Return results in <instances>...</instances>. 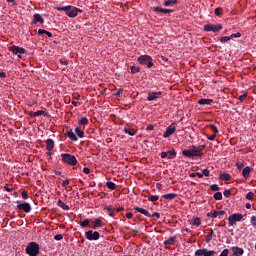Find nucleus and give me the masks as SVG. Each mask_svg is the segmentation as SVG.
I'll list each match as a JSON object with an SVG mask.
<instances>
[{"instance_id":"f257e3e1","label":"nucleus","mask_w":256,"mask_h":256,"mask_svg":"<svg viewBox=\"0 0 256 256\" xmlns=\"http://www.w3.org/2000/svg\"><path fill=\"white\" fill-rule=\"evenodd\" d=\"M56 11H64L67 17L75 18L79 13H83V10L81 8H77L75 6H63V7H56Z\"/></svg>"},{"instance_id":"f03ea898","label":"nucleus","mask_w":256,"mask_h":256,"mask_svg":"<svg viewBox=\"0 0 256 256\" xmlns=\"http://www.w3.org/2000/svg\"><path fill=\"white\" fill-rule=\"evenodd\" d=\"M39 244L37 242H30L28 243V245L26 246V253L29 256H38L39 255Z\"/></svg>"},{"instance_id":"7ed1b4c3","label":"nucleus","mask_w":256,"mask_h":256,"mask_svg":"<svg viewBox=\"0 0 256 256\" xmlns=\"http://www.w3.org/2000/svg\"><path fill=\"white\" fill-rule=\"evenodd\" d=\"M61 159L63 163H66V165H70L71 167H75V165H77V158L75 157V155L69 153H62Z\"/></svg>"},{"instance_id":"20e7f679","label":"nucleus","mask_w":256,"mask_h":256,"mask_svg":"<svg viewBox=\"0 0 256 256\" xmlns=\"http://www.w3.org/2000/svg\"><path fill=\"white\" fill-rule=\"evenodd\" d=\"M138 63L140 65H146L148 69H151L153 67V58L149 55H142L138 58Z\"/></svg>"},{"instance_id":"39448f33","label":"nucleus","mask_w":256,"mask_h":256,"mask_svg":"<svg viewBox=\"0 0 256 256\" xmlns=\"http://www.w3.org/2000/svg\"><path fill=\"white\" fill-rule=\"evenodd\" d=\"M223 29L222 24H206L204 25V31L211 32L212 33H219Z\"/></svg>"},{"instance_id":"423d86ee","label":"nucleus","mask_w":256,"mask_h":256,"mask_svg":"<svg viewBox=\"0 0 256 256\" xmlns=\"http://www.w3.org/2000/svg\"><path fill=\"white\" fill-rule=\"evenodd\" d=\"M243 219V214L235 213L228 217V225L229 227H233L235 223L241 221Z\"/></svg>"},{"instance_id":"0eeeda50","label":"nucleus","mask_w":256,"mask_h":256,"mask_svg":"<svg viewBox=\"0 0 256 256\" xmlns=\"http://www.w3.org/2000/svg\"><path fill=\"white\" fill-rule=\"evenodd\" d=\"M85 237L88 239V241H99V238L101 235L98 231L88 230L85 232Z\"/></svg>"},{"instance_id":"6e6552de","label":"nucleus","mask_w":256,"mask_h":256,"mask_svg":"<svg viewBox=\"0 0 256 256\" xmlns=\"http://www.w3.org/2000/svg\"><path fill=\"white\" fill-rule=\"evenodd\" d=\"M9 51H11V53H14V55H24V53H27V50L25 48H21L19 46H10Z\"/></svg>"},{"instance_id":"1a4fd4ad","label":"nucleus","mask_w":256,"mask_h":256,"mask_svg":"<svg viewBox=\"0 0 256 256\" xmlns=\"http://www.w3.org/2000/svg\"><path fill=\"white\" fill-rule=\"evenodd\" d=\"M18 205L16 206L17 209H20V211H24V213H31V204L24 202L21 204L20 201H17Z\"/></svg>"},{"instance_id":"9d476101","label":"nucleus","mask_w":256,"mask_h":256,"mask_svg":"<svg viewBox=\"0 0 256 256\" xmlns=\"http://www.w3.org/2000/svg\"><path fill=\"white\" fill-rule=\"evenodd\" d=\"M163 92H148L147 101H157L159 99V96H161Z\"/></svg>"},{"instance_id":"9b49d317","label":"nucleus","mask_w":256,"mask_h":256,"mask_svg":"<svg viewBox=\"0 0 256 256\" xmlns=\"http://www.w3.org/2000/svg\"><path fill=\"white\" fill-rule=\"evenodd\" d=\"M175 131H177V127H175V126H168L166 128L165 133L163 134L164 139H168V137L173 135V133H175Z\"/></svg>"},{"instance_id":"f8f14e48","label":"nucleus","mask_w":256,"mask_h":256,"mask_svg":"<svg viewBox=\"0 0 256 256\" xmlns=\"http://www.w3.org/2000/svg\"><path fill=\"white\" fill-rule=\"evenodd\" d=\"M208 217H211L212 219H216V217H219V219H221V217H223V215H225V211L223 210H219V211H213L207 214Z\"/></svg>"},{"instance_id":"ddd939ff","label":"nucleus","mask_w":256,"mask_h":256,"mask_svg":"<svg viewBox=\"0 0 256 256\" xmlns=\"http://www.w3.org/2000/svg\"><path fill=\"white\" fill-rule=\"evenodd\" d=\"M123 131L126 135H130V137H135V135H137V130H135V128H131L129 126H125Z\"/></svg>"},{"instance_id":"4468645a","label":"nucleus","mask_w":256,"mask_h":256,"mask_svg":"<svg viewBox=\"0 0 256 256\" xmlns=\"http://www.w3.org/2000/svg\"><path fill=\"white\" fill-rule=\"evenodd\" d=\"M154 13H163L167 15V13H173V10L167 8H161L159 6L153 8Z\"/></svg>"},{"instance_id":"2eb2a0df","label":"nucleus","mask_w":256,"mask_h":256,"mask_svg":"<svg viewBox=\"0 0 256 256\" xmlns=\"http://www.w3.org/2000/svg\"><path fill=\"white\" fill-rule=\"evenodd\" d=\"M37 23H40L41 25H43V23H45V20L43 19V17H41V14L33 15L32 25H35Z\"/></svg>"},{"instance_id":"dca6fc26","label":"nucleus","mask_w":256,"mask_h":256,"mask_svg":"<svg viewBox=\"0 0 256 256\" xmlns=\"http://www.w3.org/2000/svg\"><path fill=\"white\" fill-rule=\"evenodd\" d=\"M251 171H253V169H251V167L246 166L242 169V177H244V179H249V176L251 175Z\"/></svg>"},{"instance_id":"f3484780","label":"nucleus","mask_w":256,"mask_h":256,"mask_svg":"<svg viewBox=\"0 0 256 256\" xmlns=\"http://www.w3.org/2000/svg\"><path fill=\"white\" fill-rule=\"evenodd\" d=\"M134 211H137L138 213H141L142 215H145V217H149L151 218V213H149V211H147L144 208L141 207H134Z\"/></svg>"},{"instance_id":"a211bd4d","label":"nucleus","mask_w":256,"mask_h":256,"mask_svg":"<svg viewBox=\"0 0 256 256\" xmlns=\"http://www.w3.org/2000/svg\"><path fill=\"white\" fill-rule=\"evenodd\" d=\"M54 147H55V141H53V139H51V138H48L46 140L47 151H53Z\"/></svg>"},{"instance_id":"6ab92c4d","label":"nucleus","mask_w":256,"mask_h":256,"mask_svg":"<svg viewBox=\"0 0 256 256\" xmlns=\"http://www.w3.org/2000/svg\"><path fill=\"white\" fill-rule=\"evenodd\" d=\"M231 250L233 251V255H243V253H245V250H243V248L237 247V246H233L231 248Z\"/></svg>"},{"instance_id":"aec40b11","label":"nucleus","mask_w":256,"mask_h":256,"mask_svg":"<svg viewBox=\"0 0 256 256\" xmlns=\"http://www.w3.org/2000/svg\"><path fill=\"white\" fill-rule=\"evenodd\" d=\"M213 103V99L202 98L198 100V105H211Z\"/></svg>"},{"instance_id":"412c9836","label":"nucleus","mask_w":256,"mask_h":256,"mask_svg":"<svg viewBox=\"0 0 256 256\" xmlns=\"http://www.w3.org/2000/svg\"><path fill=\"white\" fill-rule=\"evenodd\" d=\"M179 3V0H166L164 1V7H173L174 5H177Z\"/></svg>"},{"instance_id":"4be33fe9","label":"nucleus","mask_w":256,"mask_h":256,"mask_svg":"<svg viewBox=\"0 0 256 256\" xmlns=\"http://www.w3.org/2000/svg\"><path fill=\"white\" fill-rule=\"evenodd\" d=\"M67 136L69 137V139H71V141H77V135H75V132H73V129H70L67 131Z\"/></svg>"},{"instance_id":"5701e85b","label":"nucleus","mask_w":256,"mask_h":256,"mask_svg":"<svg viewBox=\"0 0 256 256\" xmlns=\"http://www.w3.org/2000/svg\"><path fill=\"white\" fill-rule=\"evenodd\" d=\"M191 151L193 157H201L203 155V153L198 151L197 146H191Z\"/></svg>"},{"instance_id":"b1692460","label":"nucleus","mask_w":256,"mask_h":256,"mask_svg":"<svg viewBox=\"0 0 256 256\" xmlns=\"http://www.w3.org/2000/svg\"><path fill=\"white\" fill-rule=\"evenodd\" d=\"M177 243V237L172 236L168 240L164 241V245H175Z\"/></svg>"},{"instance_id":"393cba45","label":"nucleus","mask_w":256,"mask_h":256,"mask_svg":"<svg viewBox=\"0 0 256 256\" xmlns=\"http://www.w3.org/2000/svg\"><path fill=\"white\" fill-rule=\"evenodd\" d=\"M162 197L164 199H167L168 201H173V199H175V197H177V193L164 194Z\"/></svg>"},{"instance_id":"a878e982","label":"nucleus","mask_w":256,"mask_h":256,"mask_svg":"<svg viewBox=\"0 0 256 256\" xmlns=\"http://www.w3.org/2000/svg\"><path fill=\"white\" fill-rule=\"evenodd\" d=\"M74 132L76 133L77 137H79L80 139H83V137H85V132H83V130H81V128L76 127Z\"/></svg>"},{"instance_id":"bb28decb","label":"nucleus","mask_w":256,"mask_h":256,"mask_svg":"<svg viewBox=\"0 0 256 256\" xmlns=\"http://www.w3.org/2000/svg\"><path fill=\"white\" fill-rule=\"evenodd\" d=\"M58 207H61L64 211H69V205L62 202V200H58L57 202Z\"/></svg>"},{"instance_id":"cd10ccee","label":"nucleus","mask_w":256,"mask_h":256,"mask_svg":"<svg viewBox=\"0 0 256 256\" xmlns=\"http://www.w3.org/2000/svg\"><path fill=\"white\" fill-rule=\"evenodd\" d=\"M177 157V152L175 150L167 151V159H175Z\"/></svg>"},{"instance_id":"c85d7f7f","label":"nucleus","mask_w":256,"mask_h":256,"mask_svg":"<svg viewBox=\"0 0 256 256\" xmlns=\"http://www.w3.org/2000/svg\"><path fill=\"white\" fill-rule=\"evenodd\" d=\"M104 209L107 211L109 217H115V210L111 206H106Z\"/></svg>"},{"instance_id":"c756f323","label":"nucleus","mask_w":256,"mask_h":256,"mask_svg":"<svg viewBox=\"0 0 256 256\" xmlns=\"http://www.w3.org/2000/svg\"><path fill=\"white\" fill-rule=\"evenodd\" d=\"M221 181H231V175L229 173H223L220 175Z\"/></svg>"},{"instance_id":"7c9ffc66","label":"nucleus","mask_w":256,"mask_h":256,"mask_svg":"<svg viewBox=\"0 0 256 256\" xmlns=\"http://www.w3.org/2000/svg\"><path fill=\"white\" fill-rule=\"evenodd\" d=\"M191 225H195L196 227H199L201 225V218L196 217L191 220Z\"/></svg>"},{"instance_id":"2f4dec72","label":"nucleus","mask_w":256,"mask_h":256,"mask_svg":"<svg viewBox=\"0 0 256 256\" xmlns=\"http://www.w3.org/2000/svg\"><path fill=\"white\" fill-rule=\"evenodd\" d=\"M106 187L110 189V191H115V189H117V185L114 182H106Z\"/></svg>"},{"instance_id":"473e14b6","label":"nucleus","mask_w":256,"mask_h":256,"mask_svg":"<svg viewBox=\"0 0 256 256\" xmlns=\"http://www.w3.org/2000/svg\"><path fill=\"white\" fill-rule=\"evenodd\" d=\"M182 155H184V157H188L189 159L193 158V152L191 151V149L183 150Z\"/></svg>"},{"instance_id":"72a5a7b5","label":"nucleus","mask_w":256,"mask_h":256,"mask_svg":"<svg viewBox=\"0 0 256 256\" xmlns=\"http://www.w3.org/2000/svg\"><path fill=\"white\" fill-rule=\"evenodd\" d=\"M78 125H89V119L87 117H82L78 120Z\"/></svg>"},{"instance_id":"f704fd0d","label":"nucleus","mask_w":256,"mask_h":256,"mask_svg":"<svg viewBox=\"0 0 256 256\" xmlns=\"http://www.w3.org/2000/svg\"><path fill=\"white\" fill-rule=\"evenodd\" d=\"M31 117H39V116H41V115H45V111H43V110H38V111H36V112H31Z\"/></svg>"},{"instance_id":"c9c22d12","label":"nucleus","mask_w":256,"mask_h":256,"mask_svg":"<svg viewBox=\"0 0 256 256\" xmlns=\"http://www.w3.org/2000/svg\"><path fill=\"white\" fill-rule=\"evenodd\" d=\"M89 223H91V220L87 218L84 221L80 222V227H82V229H85V227H89Z\"/></svg>"},{"instance_id":"e433bc0d","label":"nucleus","mask_w":256,"mask_h":256,"mask_svg":"<svg viewBox=\"0 0 256 256\" xmlns=\"http://www.w3.org/2000/svg\"><path fill=\"white\" fill-rule=\"evenodd\" d=\"M214 231L211 230L207 235H206V243H211V240L213 239Z\"/></svg>"},{"instance_id":"4c0bfd02","label":"nucleus","mask_w":256,"mask_h":256,"mask_svg":"<svg viewBox=\"0 0 256 256\" xmlns=\"http://www.w3.org/2000/svg\"><path fill=\"white\" fill-rule=\"evenodd\" d=\"M148 200L151 201L152 203H155V201H159V196L158 195H150V196H148Z\"/></svg>"},{"instance_id":"58836bf2","label":"nucleus","mask_w":256,"mask_h":256,"mask_svg":"<svg viewBox=\"0 0 256 256\" xmlns=\"http://www.w3.org/2000/svg\"><path fill=\"white\" fill-rule=\"evenodd\" d=\"M214 13L216 17H221L223 15V8H216Z\"/></svg>"},{"instance_id":"ea45409f","label":"nucleus","mask_w":256,"mask_h":256,"mask_svg":"<svg viewBox=\"0 0 256 256\" xmlns=\"http://www.w3.org/2000/svg\"><path fill=\"white\" fill-rule=\"evenodd\" d=\"M215 250H207V249H205L204 250V256H213V255H215Z\"/></svg>"},{"instance_id":"a19ab883","label":"nucleus","mask_w":256,"mask_h":256,"mask_svg":"<svg viewBox=\"0 0 256 256\" xmlns=\"http://www.w3.org/2000/svg\"><path fill=\"white\" fill-rule=\"evenodd\" d=\"M214 199H216V201H221V199H223V194L221 192H216L214 194Z\"/></svg>"},{"instance_id":"79ce46f5","label":"nucleus","mask_w":256,"mask_h":256,"mask_svg":"<svg viewBox=\"0 0 256 256\" xmlns=\"http://www.w3.org/2000/svg\"><path fill=\"white\" fill-rule=\"evenodd\" d=\"M94 223H95V225L98 226V227H103V220H101L100 218H96V219L94 220Z\"/></svg>"},{"instance_id":"37998d69","label":"nucleus","mask_w":256,"mask_h":256,"mask_svg":"<svg viewBox=\"0 0 256 256\" xmlns=\"http://www.w3.org/2000/svg\"><path fill=\"white\" fill-rule=\"evenodd\" d=\"M114 95L115 97H123V88H119L118 90H116Z\"/></svg>"},{"instance_id":"c03bdc74","label":"nucleus","mask_w":256,"mask_h":256,"mask_svg":"<svg viewBox=\"0 0 256 256\" xmlns=\"http://www.w3.org/2000/svg\"><path fill=\"white\" fill-rule=\"evenodd\" d=\"M209 129H211V131H213L214 133H219V128H217V126H215V124H210Z\"/></svg>"},{"instance_id":"a18cd8bd","label":"nucleus","mask_w":256,"mask_h":256,"mask_svg":"<svg viewBox=\"0 0 256 256\" xmlns=\"http://www.w3.org/2000/svg\"><path fill=\"white\" fill-rule=\"evenodd\" d=\"M227 41H231V36H222L220 38L221 43H227Z\"/></svg>"},{"instance_id":"49530a36","label":"nucleus","mask_w":256,"mask_h":256,"mask_svg":"<svg viewBox=\"0 0 256 256\" xmlns=\"http://www.w3.org/2000/svg\"><path fill=\"white\" fill-rule=\"evenodd\" d=\"M195 256H205V249H198L195 252Z\"/></svg>"},{"instance_id":"de8ad7c7","label":"nucleus","mask_w":256,"mask_h":256,"mask_svg":"<svg viewBox=\"0 0 256 256\" xmlns=\"http://www.w3.org/2000/svg\"><path fill=\"white\" fill-rule=\"evenodd\" d=\"M130 71H131V73H133V74L139 73V71H140L139 66H131V67H130Z\"/></svg>"},{"instance_id":"09e8293b","label":"nucleus","mask_w":256,"mask_h":256,"mask_svg":"<svg viewBox=\"0 0 256 256\" xmlns=\"http://www.w3.org/2000/svg\"><path fill=\"white\" fill-rule=\"evenodd\" d=\"M255 194L252 192V191H250V192H248L247 194H246V199H248V201H253V196H254Z\"/></svg>"},{"instance_id":"8fccbe9b","label":"nucleus","mask_w":256,"mask_h":256,"mask_svg":"<svg viewBox=\"0 0 256 256\" xmlns=\"http://www.w3.org/2000/svg\"><path fill=\"white\" fill-rule=\"evenodd\" d=\"M239 37H241V33H234L230 35V39H239Z\"/></svg>"},{"instance_id":"3c124183","label":"nucleus","mask_w":256,"mask_h":256,"mask_svg":"<svg viewBox=\"0 0 256 256\" xmlns=\"http://www.w3.org/2000/svg\"><path fill=\"white\" fill-rule=\"evenodd\" d=\"M236 167L239 171H241V169H243V167H245V164H243V162H237Z\"/></svg>"},{"instance_id":"603ef678","label":"nucleus","mask_w":256,"mask_h":256,"mask_svg":"<svg viewBox=\"0 0 256 256\" xmlns=\"http://www.w3.org/2000/svg\"><path fill=\"white\" fill-rule=\"evenodd\" d=\"M250 223H251L252 227H256V217L255 216H252L250 218Z\"/></svg>"},{"instance_id":"864d4df0","label":"nucleus","mask_w":256,"mask_h":256,"mask_svg":"<svg viewBox=\"0 0 256 256\" xmlns=\"http://www.w3.org/2000/svg\"><path fill=\"white\" fill-rule=\"evenodd\" d=\"M210 189H211L212 191H219V185H217V184H212V185L210 186Z\"/></svg>"},{"instance_id":"5fc2aeb1","label":"nucleus","mask_w":256,"mask_h":256,"mask_svg":"<svg viewBox=\"0 0 256 256\" xmlns=\"http://www.w3.org/2000/svg\"><path fill=\"white\" fill-rule=\"evenodd\" d=\"M247 99V93H244L242 95L239 96V101L243 102Z\"/></svg>"},{"instance_id":"6e6d98bb","label":"nucleus","mask_w":256,"mask_h":256,"mask_svg":"<svg viewBox=\"0 0 256 256\" xmlns=\"http://www.w3.org/2000/svg\"><path fill=\"white\" fill-rule=\"evenodd\" d=\"M219 256H229V249H224Z\"/></svg>"},{"instance_id":"4d7b16f0","label":"nucleus","mask_w":256,"mask_h":256,"mask_svg":"<svg viewBox=\"0 0 256 256\" xmlns=\"http://www.w3.org/2000/svg\"><path fill=\"white\" fill-rule=\"evenodd\" d=\"M224 197H230L231 196V190L227 189L223 192Z\"/></svg>"},{"instance_id":"13d9d810","label":"nucleus","mask_w":256,"mask_h":256,"mask_svg":"<svg viewBox=\"0 0 256 256\" xmlns=\"http://www.w3.org/2000/svg\"><path fill=\"white\" fill-rule=\"evenodd\" d=\"M55 241H61L63 239V235L57 234L54 236Z\"/></svg>"},{"instance_id":"bf43d9fd","label":"nucleus","mask_w":256,"mask_h":256,"mask_svg":"<svg viewBox=\"0 0 256 256\" xmlns=\"http://www.w3.org/2000/svg\"><path fill=\"white\" fill-rule=\"evenodd\" d=\"M207 139L209 141H215V139H217V134L211 135V136H207Z\"/></svg>"},{"instance_id":"052dcab7","label":"nucleus","mask_w":256,"mask_h":256,"mask_svg":"<svg viewBox=\"0 0 256 256\" xmlns=\"http://www.w3.org/2000/svg\"><path fill=\"white\" fill-rule=\"evenodd\" d=\"M38 35H47V30H45V29H39V30H38Z\"/></svg>"},{"instance_id":"680f3d73","label":"nucleus","mask_w":256,"mask_h":256,"mask_svg":"<svg viewBox=\"0 0 256 256\" xmlns=\"http://www.w3.org/2000/svg\"><path fill=\"white\" fill-rule=\"evenodd\" d=\"M83 173H85V175H89V173H91V169H89L88 167H84Z\"/></svg>"},{"instance_id":"e2e57ef3","label":"nucleus","mask_w":256,"mask_h":256,"mask_svg":"<svg viewBox=\"0 0 256 256\" xmlns=\"http://www.w3.org/2000/svg\"><path fill=\"white\" fill-rule=\"evenodd\" d=\"M22 199H29V195L27 194V191L22 192Z\"/></svg>"},{"instance_id":"0e129e2a","label":"nucleus","mask_w":256,"mask_h":256,"mask_svg":"<svg viewBox=\"0 0 256 256\" xmlns=\"http://www.w3.org/2000/svg\"><path fill=\"white\" fill-rule=\"evenodd\" d=\"M202 175H204V177H209V170L204 169Z\"/></svg>"},{"instance_id":"69168bd1","label":"nucleus","mask_w":256,"mask_h":256,"mask_svg":"<svg viewBox=\"0 0 256 256\" xmlns=\"http://www.w3.org/2000/svg\"><path fill=\"white\" fill-rule=\"evenodd\" d=\"M60 63L61 65H69V61H67L66 59H61Z\"/></svg>"},{"instance_id":"338daca9","label":"nucleus","mask_w":256,"mask_h":256,"mask_svg":"<svg viewBox=\"0 0 256 256\" xmlns=\"http://www.w3.org/2000/svg\"><path fill=\"white\" fill-rule=\"evenodd\" d=\"M196 149H198V151L201 153V151L205 149V145H199L198 147H196Z\"/></svg>"},{"instance_id":"774afa93","label":"nucleus","mask_w":256,"mask_h":256,"mask_svg":"<svg viewBox=\"0 0 256 256\" xmlns=\"http://www.w3.org/2000/svg\"><path fill=\"white\" fill-rule=\"evenodd\" d=\"M67 185H69V180H64L62 182V187H67Z\"/></svg>"}]
</instances>
